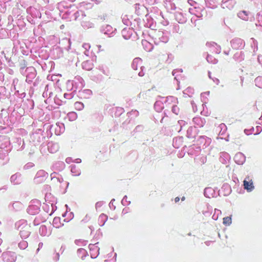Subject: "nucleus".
I'll return each mask as SVG.
<instances>
[{"label": "nucleus", "instance_id": "6e6d98bb", "mask_svg": "<svg viewBox=\"0 0 262 262\" xmlns=\"http://www.w3.org/2000/svg\"><path fill=\"white\" fill-rule=\"evenodd\" d=\"M93 255L92 254H91V257H93Z\"/></svg>", "mask_w": 262, "mask_h": 262}, {"label": "nucleus", "instance_id": "c03bdc74", "mask_svg": "<svg viewBox=\"0 0 262 262\" xmlns=\"http://www.w3.org/2000/svg\"><path fill=\"white\" fill-rule=\"evenodd\" d=\"M30 70H33V71H35L34 69L32 68H30Z\"/></svg>", "mask_w": 262, "mask_h": 262}, {"label": "nucleus", "instance_id": "79ce46f5", "mask_svg": "<svg viewBox=\"0 0 262 262\" xmlns=\"http://www.w3.org/2000/svg\"><path fill=\"white\" fill-rule=\"evenodd\" d=\"M101 47V46L100 45L98 46V48L99 50H100Z\"/></svg>", "mask_w": 262, "mask_h": 262}, {"label": "nucleus", "instance_id": "a211bd4d", "mask_svg": "<svg viewBox=\"0 0 262 262\" xmlns=\"http://www.w3.org/2000/svg\"><path fill=\"white\" fill-rule=\"evenodd\" d=\"M206 59L208 62L216 63L217 62L216 59L214 58L212 56L208 55L206 57Z\"/></svg>", "mask_w": 262, "mask_h": 262}, {"label": "nucleus", "instance_id": "5701e85b", "mask_svg": "<svg viewBox=\"0 0 262 262\" xmlns=\"http://www.w3.org/2000/svg\"><path fill=\"white\" fill-rule=\"evenodd\" d=\"M127 197L126 195H125L123 199L122 200V201H121V203L123 205H127V204H130V202H128L127 200Z\"/></svg>", "mask_w": 262, "mask_h": 262}, {"label": "nucleus", "instance_id": "f8f14e48", "mask_svg": "<svg viewBox=\"0 0 262 262\" xmlns=\"http://www.w3.org/2000/svg\"><path fill=\"white\" fill-rule=\"evenodd\" d=\"M207 45L208 46H210L211 47L214 48L216 50H214V52H215L216 53H220L221 50V47L217 45V44L215 43V42L208 43Z\"/></svg>", "mask_w": 262, "mask_h": 262}, {"label": "nucleus", "instance_id": "9b49d317", "mask_svg": "<svg viewBox=\"0 0 262 262\" xmlns=\"http://www.w3.org/2000/svg\"><path fill=\"white\" fill-rule=\"evenodd\" d=\"M83 69L86 70H90L93 68V65L89 61H85L82 63Z\"/></svg>", "mask_w": 262, "mask_h": 262}, {"label": "nucleus", "instance_id": "423d86ee", "mask_svg": "<svg viewBox=\"0 0 262 262\" xmlns=\"http://www.w3.org/2000/svg\"><path fill=\"white\" fill-rule=\"evenodd\" d=\"M39 233L42 236H48L51 234L50 230H48L45 226H41L39 228Z\"/></svg>", "mask_w": 262, "mask_h": 262}, {"label": "nucleus", "instance_id": "72a5a7b5", "mask_svg": "<svg viewBox=\"0 0 262 262\" xmlns=\"http://www.w3.org/2000/svg\"><path fill=\"white\" fill-rule=\"evenodd\" d=\"M75 162L77 163H80L81 162V160L80 159H76L75 160Z\"/></svg>", "mask_w": 262, "mask_h": 262}, {"label": "nucleus", "instance_id": "864d4df0", "mask_svg": "<svg viewBox=\"0 0 262 262\" xmlns=\"http://www.w3.org/2000/svg\"><path fill=\"white\" fill-rule=\"evenodd\" d=\"M225 54H228L227 52H224Z\"/></svg>", "mask_w": 262, "mask_h": 262}, {"label": "nucleus", "instance_id": "1a4fd4ad", "mask_svg": "<svg viewBox=\"0 0 262 262\" xmlns=\"http://www.w3.org/2000/svg\"><path fill=\"white\" fill-rule=\"evenodd\" d=\"M56 174V173L54 172V173H52L51 174V179L53 181V183H62L63 181V180L62 178H56L55 177V175Z\"/></svg>", "mask_w": 262, "mask_h": 262}, {"label": "nucleus", "instance_id": "4468645a", "mask_svg": "<svg viewBox=\"0 0 262 262\" xmlns=\"http://www.w3.org/2000/svg\"><path fill=\"white\" fill-rule=\"evenodd\" d=\"M232 223L231 217L229 216L223 218V224L226 226H229Z\"/></svg>", "mask_w": 262, "mask_h": 262}, {"label": "nucleus", "instance_id": "f257e3e1", "mask_svg": "<svg viewBox=\"0 0 262 262\" xmlns=\"http://www.w3.org/2000/svg\"><path fill=\"white\" fill-rule=\"evenodd\" d=\"M243 182L244 188L248 192H251L253 190L254 187L252 180H250L249 177H246Z\"/></svg>", "mask_w": 262, "mask_h": 262}, {"label": "nucleus", "instance_id": "39448f33", "mask_svg": "<svg viewBox=\"0 0 262 262\" xmlns=\"http://www.w3.org/2000/svg\"><path fill=\"white\" fill-rule=\"evenodd\" d=\"M193 121L195 125V127H203L205 123V121L204 120V119L200 117L194 118L193 119Z\"/></svg>", "mask_w": 262, "mask_h": 262}, {"label": "nucleus", "instance_id": "393cba45", "mask_svg": "<svg viewBox=\"0 0 262 262\" xmlns=\"http://www.w3.org/2000/svg\"><path fill=\"white\" fill-rule=\"evenodd\" d=\"M77 252L78 254H81L82 255H85L86 253V251L83 248H80L78 250Z\"/></svg>", "mask_w": 262, "mask_h": 262}, {"label": "nucleus", "instance_id": "c756f323", "mask_svg": "<svg viewBox=\"0 0 262 262\" xmlns=\"http://www.w3.org/2000/svg\"><path fill=\"white\" fill-rule=\"evenodd\" d=\"M209 190H211V188H206L204 190V195L206 196H207V192L208 191H209Z\"/></svg>", "mask_w": 262, "mask_h": 262}, {"label": "nucleus", "instance_id": "4be33fe9", "mask_svg": "<svg viewBox=\"0 0 262 262\" xmlns=\"http://www.w3.org/2000/svg\"><path fill=\"white\" fill-rule=\"evenodd\" d=\"M89 247H90V250L91 251H97V252L99 251V248L97 246H96L95 245H89Z\"/></svg>", "mask_w": 262, "mask_h": 262}, {"label": "nucleus", "instance_id": "2eb2a0df", "mask_svg": "<svg viewBox=\"0 0 262 262\" xmlns=\"http://www.w3.org/2000/svg\"><path fill=\"white\" fill-rule=\"evenodd\" d=\"M68 116L71 121H74L77 118V115L75 112H70L68 114Z\"/></svg>", "mask_w": 262, "mask_h": 262}, {"label": "nucleus", "instance_id": "c9c22d12", "mask_svg": "<svg viewBox=\"0 0 262 262\" xmlns=\"http://www.w3.org/2000/svg\"><path fill=\"white\" fill-rule=\"evenodd\" d=\"M180 200V198L179 197H176L174 199V201L176 203H177Z\"/></svg>", "mask_w": 262, "mask_h": 262}, {"label": "nucleus", "instance_id": "9d476101", "mask_svg": "<svg viewBox=\"0 0 262 262\" xmlns=\"http://www.w3.org/2000/svg\"><path fill=\"white\" fill-rule=\"evenodd\" d=\"M107 220V216L105 214L102 213L99 217V223L101 224V226L104 225L105 222Z\"/></svg>", "mask_w": 262, "mask_h": 262}, {"label": "nucleus", "instance_id": "603ef678", "mask_svg": "<svg viewBox=\"0 0 262 262\" xmlns=\"http://www.w3.org/2000/svg\"><path fill=\"white\" fill-rule=\"evenodd\" d=\"M113 201H114V199L112 200V201H111V203H112V202H113Z\"/></svg>", "mask_w": 262, "mask_h": 262}, {"label": "nucleus", "instance_id": "0eeeda50", "mask_svg": "<svg viewBox=\"0 0 262 262\" xmlns=\"http://www.w3.org/2000/svg\"><path fill=\"white\" fill-rule=\"evenodd\" d=\"M63 225V224H61L60 218L59 217H56L53 219V226L57 228H59Z\"/></svg>", "mask_w": 262, "mask_h": 262}, {"label": "nucleus", "instance_id": "5fc2aeb1", "mask_svg": "<svg viewBox=\"0 0 262 262\" xmlns=\"http://www.w3.org/2000/svg\"><path fill=\"white\" fill-rule=\"evenodd\" d=\"M98 254H96V255L95 256V257H96L97 256H98Z\"/></svg>", "mask_w": 262, "mask_h": 262}, {"label": "nucleus", "instance_id": "49530a36", "mask_svg": "<svg viewBox=\"0 0 262 262\" xmlns=\"http://www.w3.org/2000/svg\"><path fill=\"white\" fill-rule=\"evenodd\" d=\"M42 245V243H40V244H39V247H41V245Z\"/></svg>", "mask_w": 262, "mask_h": 262}, {"label": "nucleus", "instance_id": "58836bf2", "mask_svg": "<svg viewBox=\"0 0 262 262\" xmlns=\"http://www.w3.org/2000/svg\"><path fill=\"white\" fill-rule=\"evenodd\" d=\"M32 208V207L31 206H30L28 208V211L30 212V210Z\"/></svg>", "mask_w": 262, "mask_h": 262}, {"label": "nucleus", "instance_id": "a18cd8bd", "mask_svg": "<svg viewBox=\"0 0 262 262\" xmlns=\"http://www.w3.org/2000/svg\"><path fill=\"white\" fill-rule=\"evenodd\" d=\"M208 74H209V78H211L210 73V72H209Z\"/></svg>", "mask_w": 262, "mask_h": 262}, {"label": "nucleus", "instance_id": "a878e982", "mask_svg": "<svg viewBox=\"0 0 262 262\" xmlns=\"http://www.w3.org/2000/svg\"><path fill=\"white\" fill-rule=\"evenodd\" d=\"M106 31L104 32L105 34H108V33L107 32V31L110 32L111 31H112L113 28L111 26L109 25H107L106 27Z\"/></svg>", "mask_w": 262, "mask_h": 262}, {"label": "nucleus", "instance_id": "cd10ccee", "mask_svg": "<svg viewBox=\"0 0 262 262\" xmlns=\"http://www.w3.org/2000/svg\"><path fill=\"white\" fill-rule=\"evenodd\" d=\"M27 246V243L26 242H23L19 244V247L20 248H25Z\"/></svg>", "mask_w": 262, "mask_h": 262}, {"label": "nucleus", "instance_id": "37998d69", "mask_svg": "<svg viewBox=\"0 0 262 262\" xmlns=\"http://www.w3.org/2000/svg\"><path fill=\"white\" fill-rule=\"evenodd\" d=\"M151 49H152V47H151L150 49H149L148 50V51H150Z\"/></svg>", "mask_w": 262, "mask_h": 262}, {"label": "nucleus", "instance_id": "4c0bfd02", "mask_svg": "<svg viewBox=\"0 0 262 262\" xmlns=\"http://www.w3.org/2000/svg\"><path fill=\"white\" fill-rule=\"evenodd\" d=\"M80 242H81L80 240H76L75 242V244L77 245H78V244H79V243H80Z\"/></svg>", "mask_w": 262, "mask_h": 262}, {"label": "nucleus", "instance_id": "dca6fc26", "mask_svg": "<svg viewBox=\"0 0 262 262\" xmlns=\"http://www.w3.org/2000/svg\"><path fill=\"white\" fill-rule=\"evenodd\" d=\"M221 214V211L219 209H215L214 213L212 215V219L214 220H217L219 215Z\"/></svg>", "mask_w": 262, "mask_h": 262}, {"label": "nucleus", "instance_id": "e433bc0d", "mask_svg": "<svg viewBox=\"0 0 262 262\" xmlns=\"http://www.w3.org/2000/svg\"><path fill=\"white\" fill-rule=\"evenodd\" d=\"M56 260H58L59 257V253H56Z\"/></svg>", "mask_w": 262, "mask_h": 262}, {"label": "nucleus", "instance_id": "ea45409f", "mask_svg": "<svg viewBox=\"0 0 262 262\" xmlns=\"http://www.w3.org/2000/svg\"><path fill=\"white\" fill-rule=\"evenodd\" d=\"M176 73V70L173 71V72H172V75L174 76V75H175Z\"/></svg>", "mask_w": 262, "mask_h": 262}, {"label": "nucleus", "instance_id": "de8ad7c7", "mask_svg": "<svg viewBox=\"0 0 262 262\" xmlns=\"http://www.w3.org/2000/svg\"><path fill=\"white\" fill-rule=\"evenodd\" d=\"M42 245V243H40V244H39V247H41V245Z\"/></svg>", "mask_w": 262, "mask_h": 262}, {"label": "nucleus", "instance_id": "09e8293b", "mask_svg": "<svg viewBox=\"0 0 262 262\" xmlns=\"http://www.w3.org/2000/svg\"><path fill=\"white\" fill-rule=\"evenodd\" d=\"M184 200H185V197H184V196H183V197H182V201H184Z\"/></svg>", "mask_w": 262, "mask_h": 262}, {"label": "nucleus", "instance_id": "ddd939ff", "mask_svg": "<svg viewBox=\"0 0 262 262\" xmlns=\"http://www.w3.org/2000/svg\"><path fill=\"white\" fill-rule=\"evenodd\" d=\"M158 36H159V39L161 42L166 43L168 41L167 36L163 35L162 32H159Z\"/></svg>", "mask_w": 262, "mask_h": 262}, {"label": "nucleus", "instance_id": "3c124183", "mask_svg": "<svg viewBox=\"0 0 262 262\" xmlns=\"http://www.w3.org/2000/svg\"><path fill=\"white\" fill-rule=\"evenodd\" d=\"M67 95H67V94H64V97H67Z\"/></svg>", "mask_w": 262, "mask_h": 262}, {"label": "nucleus", "instance_id": "6e6552de", "mask_svg": "<svg viewBox=\"0 0 262 262\" xmlns=\"http://www.w3.org/2000/svg\"><path fill=\"white\" fill-rule=\"evenodd\" d=\"M248 12L246 11H242L238 13V16L241 19L244 20H248Z\"/></svg>", "mask_w": 262, "mask_h": 262}, {"label": "nucleus", "instance_id": "4d7b16f0", "mask_svg": "<svg viewBox=\"0 0 262 262\" xmlns=\"http://www.w3.org/2000/svg\"><path fill=\"white\" fill-rule=\"evenodd\" d=\"M11 262H14V260H12Z\"/></svg>", "mask_w": 262, "mask_h": 262}, {"label": "nucleus", "instance_id": "6ab92c4d", "mask_svg": "<svg viewBox=\"0 0 262 262\" xmlns=\"http://www.w3.org/2000/svg\"><path fill=\"white\" fill-rule=\"evenodd\" d=\"M140 61V60L138 58H136V59H134L133 62L132 63V68L134 70L137 69V64H138V62Z\"/></svg>", "mask_w": 262, "mask_h": 262}, {"label": "nucleus", "instance_id": "473e14b6", "mask_svg": "<svg viewBox=\"0 0 262 262\" xmlns=\"http://www.w3.org/2000/svg\"><path fill=\"white\" fill-rule=\"evenodd\" d=\"M178 123H179V124L181 126H182V125H184L185 124V122L183 120H180L178 121Z\"/></svg>", "mask_w": 262, "mask_h": 262}, {"label": "nucleus", "instance_id": "7ed1b4c3", "mask_svg": "<svg viewBox=\"0 0 262 262\" xmlns=\"http://www.w3.org/2000/svg\"><path fill=\"white\" fill-rule=\"evenodd\" d=\"M235 4V2L234 0H223L222 7L230 9L234 7Z\"/></svg>", "mask_w": 262, "mask_h": 262}, {"label": "nucleus", "instance_id": "a19ab883", "mask_svg": "<svg viewBox=\"0 0 262 262\" xmlns=\"http://www.w3.org/2000/svg\"><path fill=\"white\" fill-rule=\"evenodd\" d=\"M215 81H216V83L218 84L219 82V79H216Z\"/></svg>", "mask_w": 262, "mask_h": 262}, {"label": "nucleus", "instance_id": "f3484780", "mask_svg": "<svg viewBox=\"0 0 262 262\" xmlns=\"http://www.w3.org/2000/svg\"><path fill=\"white\" fill-rule=\"evenodd\" d=\"M75 107L77 110H82L84 107V105L80 102H76L75 103Z\"/></svg>", "mask_w": 262, "mask_h": 262}, {"label": "nucleus", "instance_id": "412c9836", "mask_svg": "<svg viewBox=\"0 0 262 262\" xmlns=\"http://www.w3.org/2000/svg\"><path fill=\"white\" fill-rule=\"evenodd\" d=\"M71 172L74 173V176H79L80 172L79 171H76V168L75 165H73L71 167Z\"/></svg>", "mask_w": 262, "mask_h": 262}, {"label": "nucleus", "instance_id": "8fccbe9b", "mask_svg": "<svg viewBox=\"0 0 262 262\" xmlns=\"http://www.w3.org/2000/svg\"><path fill=\"white\" fill-rule=\"evenodd\" d=\"M67 95H67V94H64V97H67Z\"/></svg>", "mask_w": 262, "mask_h": 262}, {"label": "nucleus", "instance_id": "bb28decb", "mask_svg": "<svg viewBox=\"0 0 262 262\" xmlns=\"http://www.w3.org/2000/svg\"><path fill=\"white\" fill-rule=\"evenodd\" d=\"M102 205H103V203L102 202H98L96 203V204L95 205L96 209H97L98 208L101 207L102 206Z\"/></svg>", "mask_w": 262, "mask_h": 262}, {"label": "nucleus", "instance_id": "f03ea898", "mask_svg": "<svg viewBox=\"0 0 262 262\" xmlns=\"http://www.w3.org/2000/svg\"><path fill=\"white\" fill-rule=\"evenodd\" d=\"M234 159L235 162L238 165H242L246 160L245 156L242 152L237 153Z\"/></svg>", "mask_w": 262, "mask_h": 262}, {"label": "nucleus", "instance_id": "20e7f679", "mask_svg": "<svg viewBox=\"0 0 262 262\" xmlns=\"http://www.w3.org/2000/svg\"><path fill=\"white\" fill-rule=\"evenodd\" d=\"M29 229L30 227L26 225L20 231V235L22 238H26L29 236Z\"/></svg>", "mask_w": 262, "mask_h": 262}, {"label": "nucleus", "instance_id": "7c9ffc66", "mask_svg": "<svg viewBox=\"0 0 262 262\" xmlns=\"http://www.w3.org/2000/svg\"><path fill=\"white\" fill-rule=\"evenodd\" d=\"M17 178V176L16 175H13L11 177V181H14L16 180Z\"/></svg>", "mask_w": 262, "mask_h": 262}, {"label": "nucleus", "instance_id": "b1692460", "mask_svg": "<svg viewBox=\"0 0 262 262\" xmlns=\"http://www.w3.org/2000/svg\"><path fill=\"white\" fill-rule=\"evenodd\" d=\"M172 111L174 114L177 115L179 112V108L177 106L173 105L172 107Z\"/></svg>", "mask_w": 262, "mask_h": 262}, {"label": "nucleus", "instance_id": "aec40b11", "mask_svg": "<svg viewBox=\"0 0 262 262\" xmlns=\"http://www.w3.org/2000/svg\"><path fill=\"white\" fill-rule=\"evenodd\" d=\"M82 47L85 50L84 51V54L86 55H88L87 52L89 51V50L90 49V45L89 43H84L82 45Z\"/></svg>", "mask_w": 262, "mask_h": 262}, {"label": "nucleus", "instance_id": "f704fd0d", "mask_svg": "<svg viewBox=\"0 0 262 262\" xmlns=\"http://www.w3.org/2000/svg\"><path fill=\"white\" fill-rule=\"evenodd\" d=\"M138 75H139V76L142 77V76H144V73L143 72L141 71V72H140L138 73Z\"/></svg>", "mask_w": 262, "mask_h": 262}, {"label": "nucleus", "instance_id": "c85d7f7f", "mask_svg": "<svg viewBox=\"0 0 262 262\" xmlns=\"http://www.w3.org/2000/svg\"><path fill=\"white\" fill-rule=\"evenodd\" d=\"M51 145H52L51 144L49 145V146H48L49 149L51 150V152H55L57 150V148H58L57 145H55V146H56V149H55L54 150H53L51 148Z\"/></svg>", "mask_w": 262, "mask_h": 262}, {"label": "nucleus", "instance_id": "2f4dec72", "mask_svg": "<svg viewBox=\"0 0 262 262\" xmlns=\"http://www.w3.org/2000/svg\"><path fill=\"white\" fill-rule=\"evenodd\" d=\"M143 45H145L146 46H150L151 47V45L147 41H144V42H142Z\"/></svg>", "mask_w": 262, "mask_h": 262}]
</instances>
